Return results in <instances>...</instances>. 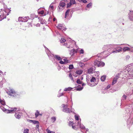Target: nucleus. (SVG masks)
Returning a JSON list of instances; mask_svg holds the SVG:
<instances>
[{
  "mask_svg": "<svg viewBox=\"0 0 133 133\" xmlns=\"http://www.w3.org/2000/svg\"><path fill=\"white\" fill-rule=\"evenodd\" d=\"M32 123L34 124H38V122L36 121L33 120Z\"/></svg>",
  "mask_w": 133,
  "mask_h": 133,
  "instance_id": "nucleus-53",
  "label": "nucleus"
},
{
  "mask_svg": "<svg viewBox=\"0 0 133 133\" xmlns=\"http://www.w3.org/2000/svg\"><path fill=\"white\" fill-rule=\"evenodd\" d=\"M66 41V40L64 38H62L60 40V42L61 43L64 42Z\"/></svg>",
  "mask_w": 133,
  "mask_h": 133,
  "instance_id": "nucleus-42",
  "label": "nucleus"
},
{
  "mask_svg": "<svg viewBox=\"0 0 133 133\" xmlns=\"http://www.w3.org/2000/svg\"><path fill=\"white\" fill-rule=\"evenodd\" d=\"M121 74L120 73H119L117 74L115 76V77L114 78L116 79V80H117V79L119 77V76Z\"/></svg>",
  "mask_w": 133,
  "mask_h": 133,
  "instance_id": "nucleus-28",
  "label": "nucleus"
},
{
  "mask_svg": "<svg viewBox=\"0 0 133 133\" xmlns=\"http://www.w3.org/2000/svg\"><path fill=\"white\" fill-rule=\"evenodd\" d=\"M74 68L73 65L72 64L70 65L69 66V69H72Z\"/></svg>",
  "mask_w": 133,
  "mask_h": 133,
  "instance_id": "nucleus-52",
  "label": "nucleus"
},
{
  "mask_svg": "<svg viewBox=\"0 0 133 133\" xmlns=\"http://www.w3.org/2000/svg\"><path fill=\"white\" fill-rule=\"evenodd\" d=\"M22 115V112L19 110L15 112V117L18 119H20Z\"/></svg>",
  "mask_w": 133,
  "mask_h": 133,
  "instance_id": "nucleus-11",
  "label": "nucleus"
},
{
  "mask_svg": "<svg viewBox=\"0 0 133 133\" xmlns=\"http://www.w3.org/2000/svg\"><path fill=\"white\" fill-rule=\"evenodd\" d=\"M75 118L76 120L77 121H78V122L79 121V122L80 119V118L79 119V116H78V115H76L75 116Z\"/></svg>",
  "mask_w": 133,
  "mask_h": 133,
  "instance_id": "nucleus-29",
  "label": "nucleus"
},
{
  "mask_svg": "<svg viewBox=\"0 0 133 133\" xmlns=\"http://www.w3.org/2000/svg\"><path fill=\"white\" fill-rule=\"evenodd\" d=\"M70 2L72 5L75 4V0H70Z\"/></svg>",
  "mask_w": 133,
  "mask_h": 133,
  "instance_id": "nucleus-41",
  "label": "nucleus"
},
{
  "mask_svg": "<svg viewBox=\"0 0 133 133\" xmlns=\"http://www.w3.org/2000/svg\"><path fill=\"white\" fill-rule=\"evenodd\" d=\"M81 119H80L79 122V121L78 122L77 125L78 126H79L80 128L81 129L83 130H84V129H85V127L82 124H81Z\"/></svg>",
  "mask_w": 133,
  "mask_h": 133,
  "instance_id": "nucleus-15",
  "label": "nucleus"
},
{
  "mask_svg": "<svg viewBox=\"0 0 133 133\" xmlns=\"http://www.w3.org/2000/svg\"><path fill=\"white\" fill-rule=\"evenodd\" d=\"M85 130L86 131H89V129L88 128H87V129H86L85 128Z\"/></svg>",
  "mask_w": 133,
  "mask_h": 133,
  "instance_id": "nucleus-62",
  "label": "nucleus"
},
{
  "mask_svg": "<svg viewBox=\"0 0 133 133\" xmlns=\"http://www.w3.org/2000/svg\"><path fill=\"white\" fill-rule=\"evenodd\" d=\"M95 77L94 76L93 77L92 76H91V78L90 81V82L91 83H95L96 81Z\"/></svg>",
  "mask_w": 133,
  "mask_h": 133,
  "instance_id": "nucleus-22",
  "label": "nucleus"
},
{
  "mask_svg": "<svg viewBox=\"0 0 133 133\" xmlns=\"http://www.w3.org/2000/svg\"><path fill=\"white\" fill-rule=\"evenodd\" d=\"M83 71L81 70H77L76 71L75 73L77 75H80L82 74Z\"/></svg>",
  "mask_w": 133,
  "mask_h": 133,
  "instance_id": "nucleus-18",
  "label": "nucleus"
},
{
  "mask_svg": "<svg viewBox=\"0 0 133 133\" xmlns=\"http://www.w3.org/2000/svg\"><path fill=\"white\" fill-rule=\"evenodd\" d=\"M106 76L105 75H103L102 76L101 78V80L102 82H104L105 81L106 79Z\"/></svg>",
  "mask_w": 133,
  "mask_h": 133,
  "instance_id": "nucleus-27",
  "label": "nucleus"
},
{
  "mask_svg": "<svg viewBox=\"0 0 133 133\" xmlns=\"http://www.w3.org/2000/svg\"><path fill=\"white\" fill-rule=\"evenodd\" d=\"M65 45L66 46V47L68 48H73L74 46H72L73 45V44H71L70 45L69 44L68 45V44L67 43L65 44Z\"/></svg>",
  "mask_w": 133,
  "mask_h": 133,
  "instance_id": "nucleus-24",
  "label": "nucleus"
},
{
  "mask_svg": "<svg viewBox=\"0 0 133 133\" xmlns=\"http://www.w3.org/2000/svg\"><path fill=\"white\" fill-rule=\"evenodd\" d=\"M96 75H95L96 77H98V73H99V72H98V71L96 72Z\"/></svg>",
  "mask_w": 133,
  "mask_h": 133,
  "instance_id": "nucleus-58",
  "label": "nucleus"
},
{
  "mask_svg": "<svg viewBox=\"0 0 133 133\" xmlns=\"http://www.w3.org/2000/svg\"><path fill=\"white\" fill-rule=\"evenodd\" d=\"M91 78V76H89L88 75H87V83H88V85L91 87H93L95 86L97 84V83L96 84V83H95L92 84L89 83Z\"/></svg>",
  "mask_w": 133,
  "mask_h": 133,
  "instance_id": "nucleus-8",
  "label": "nucleus"
},
{
  "mask_svg": "<svg viewBox=\"0 0 133 133\" xmlns=\"http://www.w3.org/2000/svg\"><path fill=\"white\" fill-rule=\"evenodd\" d=\"M61 61L59 62V63L61 64H65L64 62L63 61L61 60H60Z\"/></svg>",
  "mask_w": 133,
  "mask_h": 133,
  "instance_id": "nucleus-55",
  "label": "nucleus"
},
{
  "mask_svg": "<svg viewBox=\"0 0 133 133\" xmlns=\"http://www.w3.org/2000/svg\"><path fill=\"white\" fill-rule=\"evenodd\" d=\"M62 111L64 112L68 113H70L72 112L71 110H70V109L69 108L63 109L62 110Z\"/></svg>",
  "mask_w": 133,
  "mask_h": 133,
  "instance_id": "nucleus-19",
  "label": "nucleus"
},
{
  "mask_svg": "<svg viewBox=\"0 0 133 133\" xmlns=\"http://www.w3.org/2000/svg\"><path fill=\"white\" fill-rule=\"evenodd\" d=\"M55 58V59L58 61L61 60L62 58L60 56L58 55H52Z\"/></svg>",
  "mask_w": 133,
  "mask_h": 133,
  "instance_id": "nucleus-17",
  "label": "nucleus"
},
{
  "mask_svg": "<svg viewBox=\"0 0 133 133\" xmlns=\"http://www.w3.org/2000/svg\"><path fill=\"white\" fill-rule=\"evenodd\" d=\"M127 98V96L124 94L122 96L121 99V101H123L125 100Z\"/></svg>",
  "mask_w": 133,
  "mask_h": 133,
  "instance_id": "nucleus-26",
  "label": "nucleus"
},
{
  "mask_svg": "<svg viewBox=\"0 0 133 133\" xmlns=\"http://www.w3.org/2000/svg\"><path fill=\"white\" fill-rule=\"evenodd\" d=\"M29 130L28 129H24L23 131L24 133H29Z\"/></svg>",
  "mask_w": 133,
  "mask_h": 133,
  "instance_id": "nucleus-45",
  "label": "nucleus"
},
{
  "mask_svg": "<svg viewBox=\"0 0 133 133\" xmlns=\"http://www.w3.org/2000/svg\"><path fill=\"white\" fill-rule=\"evenodd\" d=\"M46 50H47L48 52H46V53L48 55V56L49 58L51 59L52 58V57L53 56L54 57V56L52 55H54L53 54H50L49 53V51L48 49V48H46Z\"/></svg>",
  "mask_w": 133,
  "mask_h": 133,
  "instance_id": "nucleus-21",
  "label": "nucleus"
},
{
  "mask_svg": "<svg viewBox=\"0 0 133 133\" xmlns=\"http://www.w3.org/2000/svg\"><path fill=\"white\" fill-rule=\"evenodd\" d=\"M39 122H38V124H37L36 125V127L37 128H38L39 127Z\"/></svg>",
  "mask_w": 133,
  "mask_h": 133,
  "instance_id": "nucleus-60",
  "label": "nucleus"
},
{
  "mask_svg": "<svg viewBox=\"0 0 133 133\" xmlns=\"http://www.w3.org/2000/svg\"><path fill=\"white\" fill-rule=\"evenodd\" d=\"M63 95V93H61L58 94V95L57 96L58 97H60L61 96H62Z\"/></svg>",
  "mask_w": 133,
  "mask_h": 133,
  "instance_id": "nucleus-54",
  "label": "nucleus"
},
{
  "mask_svg": "<svg viewBox=\"0 0 133 133\" xmlns=\"http://www.w3.org/2000/svg\"><path fill=\"white\" fill-rule=\"evenodd\" d=\"M123 52H125L127 51H129L130 50V47H124L123 49Z\"/></svg>",
  "mask_w": 133,
  "mask_h": 133,
  "instance_id": "nucleus-23",
  "label": "nucleus"
},
{
  "mask_svg": "<svg viewBox=\"0 0 133 133\" xmlns=\"http://www.w3.org/2000/svg\"><path fill=\"white\" fill-rule=\"evenodd\" d=\"M85 84L84 83H83L82 84V86H85Z\"/></svg>",
  "mask_w": 133,
  "mask_h": 133,
  "instance_id": "nucleus-63",
  "label": "nucleus"
},
{
  "mask_svg": "<svg viewBox=\"0 0 133 133\" xmlns=\"http://www.w3.org/2000/svg\"><path fill=\"white\" fill-rule=\"evenodd\" d=\"M56 20V19L55 18H54L53 19V21H55Z\"/></svg>",
  "mask_w": 133,
  "mask_h": 133,
  "instance_id": "nucleus-64",
  "label": "nucleus"
},
{
  "mask_svg": "<svg viewBox=\"0 0 133 133\" xmlns=\"http://www.w3.org/2000/svg\"><path fill=\"white\" fill-rule=\"evenodd\" d=\"M7 93L9 95L14 97H16L18 95V93L15 91L13 89H11L8 90L7 91Z\"/></svg>",
  "mask_w": 133,
  "mask_h": 133,
  "instance_id": "nucleus-6",
  "label": "nucleus"
},
{
  "mask_svg": "<svg viewBox=\"0 0 133 133\" xmlns=\"http://www.w3.org/2000/svg\"><path fill=\"white\" fill-rule=\"evenodd\" d=\"M49 9L50 10H53L54 9V6L52 5V4H51L49 6Z\"/></svg>",
  "mask_w": 133,
  "mask_h": 133,
  "instance_id": "nucleus-40",
  "label": "nucleus"
},
{
  "mask_svg": "<svg viewBox=\"0 0 133 133\" xmlns=\"http://www.w3.org/2000/svg\"><path fill=\"white\" fill-rule=\"evenodd\" d=\"M38 13L39 14L41 15H45L46 14H45L43 10L40 11V9H39L38 10Z\"/></svg>",
  "mask_w": 133,
  "mask_h": 133,
  "instance_id": "nucleus-20",
  "label": "nucleus"
},
{
  "mask_svg": "<svg viewBox=\"0 0 133 133\" xmlns=\"http://www.w3.org/2000/svg\"><path fill=\"white\" fill-rule=\"evenodd\" d=\"M29 122H30L31 123H32L33 122V120H29Z\"/></svg>",
  "mask_w": 133,
  "mask_h": 133,
  "instance_id": "nucleus-61",
  "label": "nucleus"
},
{
  "mask_svg": "<svg viewBox=\"0 0 133 133\" xmlns=\"http://www.w3.org/2000/svg\"><path fill=\"white\" fill-rule=\"evenodd\" d=\"M46 131L47 133H55V132L54 131H50L49 130L47 129H46Z\"/></svg>",
  "mask_w": 133,
  "mask_h": 133,
  "instance_id": "nucleus-39",
  "label": "nucleus"
},
{
  "mask_svg": "<svg viewBox=\"0 0 133 133\" xmlns=\"http://www.w3.org/2000/svg\"><path fill=\"white\" fill-rule=\"evenodd\" d=\"M83 88V87H81V88H76V90H77V91H81V90Z\"/></svg>",
  "mask_w": 133,
  "mask_h": 133,
  "instance_id": "nucleus-50",
  "label": "nucleus"
},
{
  "mask_svg": "<svg viewBox=\"0 0 133 133\" xmlns=\"http://www.w3.org/2000/svg\"><path fill=\"white\" fill-rule=\"evenodd\" d=\"M40 25V24L39 23H37L36 25V26H39Z\"/></svg>",
  "mask_w": 133,
  "mask_h": 133,
  "instance_id": "nucleus-59",
  "label": "nucleus"
},
{
  "mask_svg": "<svg viewBox=\"0 0 133 133\" xmlns=\"http://www.w3.org/2000/svg\"><path fill=\"white\" fill-rule=\"evenodd\" d=\"M77 83L78 84H82V82L81 81L80 79H78L77 81Z\"/></svg>",
  "mask_w": 133,
  "mask_h": 133,
  "instance_id": "nucleus-43",
  "label": "nucleus"
},
{
  "mask_svg": "<svg viewBox=\"0 0 133 133\" xmlns=\"http://www.w3.org/2000/svg\"><path fill=\"white\" fill-rule=\"evenodd\" d=\"M39 115L40 113L39 111L38 110H37L35 114L36 117H37Z\"/></svg>",
  "mask_w": 133,
  "mask_h": 133,
  "instance_id": "nucleus-30",
  "label": "nucleus"
},
{
  "mask_svg": "<svg viewBox=\"0 0 133 133\" xmlns=\"http://www.w3.org/2000/svg\"><path fill=\"white\" fill-rule=\"evenodd\" d=\"M92 3H90L88 4L87 6V7L89 8H90L92 7Z\"/></svg>",
  "mask_w": 133,
  "mask_h": 133,
  "instance_id": "nucleus-33",
  "label": "nucleus"
},
{
  "mask_svg": "<svg viewBox=\"0 0 133 133\" xmlns=\"http://www.w3.org/2000/svg\"><path fill=\"white\" fill-rule=\"evenodd\" d=\"M94 65L96 66H103L105 65L104 63L97 60H96L94 62Z\"/></svg>",
  "mask_w": 133,
  "mask_h": 133,
  "instance_id": "nucleus-7",
  "label": "nucleus"
},
{
  "mask_svg": "<svg viewBox=\"0 0 133 133\" xmlns=\"http://www.w3.org/2000/svg\"><path fill=\"white\" fill-rule=\"evenodd\" d=\"M89 59L87 58H84L81 61H82L83 62H86Z\"/></svg>",
  "mask_w": 133,
  "mask_h": 133,
  "instance_id": "nucleus-46",
  "label": "nucleus"
},
{
  "mask_svg": "<svg viewBox=\"0 0 133 133\" xmlns=\"http://www.w3.org/2000/svg\"><path fill=\"white\" fill-rule=\"evenodd\" d=\"M129 17L130 20L133 21V11H130V12L129 13Z\"/></svg>",
  "mask_w": 133,
  "mask_h": 133,
  "instance_id": "nucleus-16",
  "label": "nucleus"
},
{
  "mask_svg": "<svg viewBox=\"0 0 133 133\" xmlns=\"http://www.w3.org/2000/svg\"><path fill=\"white\" fill-rule=\"evenodd\" d=\"M68 104L65 105L63 104L62 105V106L63 107V109L68 108Z\"/></svg>",
  "mask_w": 133,
  "mask_h": 133,
  "instance_id": "nucleus-31",
  "label": "nucleus"
},
{
  "mask_svg": "<svg viewBox=\"0 0 133 133\" xmlns=\"http://www.w3.org/2000/svg\"><path fill=\"white\" fill-rule=\"evenodd\" d=\"M71 127L73 129H76V127L74 125Z\"/></svg>",
  "mask_w": 133,
  "mask_h": 133,
  "instance_id": "nucleus-56",
  "label": "nucleus"
},
{
  "mask_svg": "<svg viewBox=\"0 0 133 133\" xmlns=\"http://www.w3.org/2000/svg\"><path fill=\"white\" fill-rule=\"evenodd\" d=\"M3 7H4V9H3V10H5V9H9L8 8H7V6L5 5L4 3H3Z\"/></svg>",
  "mask_w": 133,
  "mask_h": 133,
  "instance_id": "nucleus-47",
  "label": "nucleus"
},
{
  "mask_svg": "<svg viewBox=\"0 0 133 133\" xmlns=\"http://www.w3.org/2000/svg\"><path fill=\"white\" fill-rule=\"evenodd\" d=\"M66 3L64 2V1H61L59 4L58 7V11L60 12L62 11L64 8Z\"/></svg>",
  "mask_w": 133,
  "mask_h": 133,
  "instance_id": "nucleus-5",
  "label": "nucleus"
},
{
  "mask_svg": "<svg viewBox=\"0 0 133 133\" xmlns=\"http://www.w3.org/2000/svg\"><path fill=\"white\" fill-rule=\"evenodd\" d=\"M78 51L80 54H83L84 52V50L83 49H80L79 50H77V51Z\"/></svg>",
  "mask_w": 133,
  "mask_h": 133,
  "instance_id": "nucleus-32",
  "label": "nucleus"
},
{
  "mask_svg": "<svg viewBox=\"0 0 133 133\" xmlns=\"http://www.w3.org/2000/svg\"><path fill=\"white\" fill-rule=\"evenodd\" d=\"M57 27L58 29L62 30L65 31L66 29V28L64 27L63 24H58L57 25Z\"/></svg>",
  "mask_w": 133,
  "mask_h": 133,
  "instance_id": "nucleus-12",
  "label": "nucleus"
},
{
  "mask_svg": "<svg viewBox=\"0 0 133 133\" xmlns=\"http://www.w3.org/2000/svg\"><path fill=\"white\" fill-rule=\"evenodd\" d=\"M117 80H116V79H115L114 78L113 79L112 81V82L111 83V85H114L116 83L117 81Z\"/></svg>",
  "mask_w": 133,
  "mask_h": 133,
  "instance_id": "nucleus-35",
  "label": "nucleus"
},
{
  "mask_svg": "<svg viewBox=\"0 0 133 133\" xmlns=\"http://www.w3.org/2000/svg\"><path fill=\"white\" fill-rule=\"evenodd\" d=\"M56 120V118L55 117H53L51 118V121L54 123L55 122V121Z\"/></svg>",
  "mask_w": 133,
  "mask_h": 133,
  "instance_id": "nucleus-37",
  "label": "nucleus"
},
{
  "mask_svg": "<svg viewBox=\"0 0 133 133\" xmlns=\"http://www.w3.org/2000/svg\"><path fill=\"white\" fill-rule=\"evenodd\" d=\"M11 11L9 9H6L5 10H4L2 9H1L0 12L1 15H0V21H1L4 18H5L6 16L9 15V13Z\"/></svg>",
  "mask_w": 133,
  "mask_h": 133,
  "instance_id": "nucleus-3",
  "label": "nucleus"
},
{
  "mask_svg": "<svg viewBox=\"0 0 133 133\" xmlns=\"http://www.w3.org/2000/svg\"><path fill=\"white\" fill-rule=\"evenodd\" d=\"M79 65L81 67H82L84 65V64L83 63H82L81 62H80L79 63Z\"/></svg>",
  "mask_w": 133,
  "mask_h": 133,
  "instance_id": "nucleus-44",
  "label": "nucleus"
},
{
  "mask_svg": "<svg viewBox=\"0 0 133 133\" xmlns=\"http://www.w3.org/2000/svg\"><path fill=\"white\" fill-rule=\"evenodd\" d=\"M78 48L76 49H75L74 48L72 50L70 51V54L71 56L73 55L75 53H76L77 52Z\"/></svg>",
  "mask_w": 133,
  "mask_h": 133,
  "instance_id": "nucleus-14",
  "label": "nucleus"
},
{
  "mask_svg": "<svg viewBox=\"0 0 133 133\" xmlns=\"http://www.w3.org/2000/svg\"><path fill=\"white\" fill-rule=\"evenodd\" d=\"M7 106L6 108H5L4 106L1 107V109L4 112H5L7 113H13L14 111H16L17 110V108H11L10 110H8L6 109Z\"/></svg>",
  "mask_w": 133,
  "mask_h": 133,
  "instance_id": "nucleus-4",
  "label": "nucleus"
},
{
  "mask_svg": "<svg viewBox=\"0 0 133 133\" xmlns=\"http://www.w3.org/2000/svg\"><path fill=\"white\" fill-rule=\"evenodd\" d=\"M71 5H72V4L70 2L69 3H67V8L70 7Z\"/></svg>",
  "mask_w": 133,
  "mask_h": 133,
  "instance_id": "nucleus-48",
  "label": "nucleus"
},
{
  "mask_svg": "<svg viewBox=\"0 0 133 133\" xmlns=\"http://www.w3.org/2000/svg\"><path fill=\"white\" fill-rule=\"evenodd\" d=\"M63 1H64V2L65 3H67L69 2L70 0H63Z\"/></svg>",
  "mask_w": 133,
  "mask_h": 133,
  "instance_id": "nucleus-57",
  "label": "nucleus"
},
{
  "mask_svg": "<svg viewBox=\"0 0 133 133\" xmlns=\"http://www.w3.org/2000/svg\"><path fill=\"white\" fill-rule=\"evenodd\" d=\"M72 89V88L69 87L67 88H65L64 89V91H70Z\"/></svg>",
  "mask_w": 133,
  "mask_h": 133,
  "instance_id": "nucleus-36",
  "label": "nucleus"
},
{
  "mask_svg": "<svg viewBox=\"0 0 133 133\" xmlns=\"http://www.w3.org/2000/svg\"><path fill=\"white\" fill-rule=\"evenodd\" d=\"M128 45L130 47V51L131 52H133V47L131 46H130V45L128 44Z\"/></svg>",
  "mask_w": 133,
  "mask_h": 133,
  "instance_id": "nucleus-49",
  "label": "nucleus"
},
{
  "mask_svg": "<svg viewBox=\"0 0 133 133\" xmlns=\"http://www.w3.org/2000/svg\"><path fill=\"white\" fill-rule=\"evenodd\" d=\"M70 10V9H68L66 11L65 14V18H66L69 16Z\"/></svg>",
  "mask_w": 133,
  "mask_h": 133,
  "instance_id": "nucleus-25",
  "label": "nucleus"
},
{
  "mask_svg": "<svg viewBox=\"0 0 133 133\" xmlns=\"http://www.w3.org/2000/svg\"><path fill=\"white\" fill-rule=\"evenodd\" d=\"M124 74L128 79H133V63L127 65L124 70Z\"/></svg>",
  "mask_w": 133,
  "mask_h": 133,
  "instance_id": "nucleus-2",
  "label": "nucleus"
},
{
  "mask_svg": "<svg viewBox=\"0 0 133 133\" xmlns=\"http://www.w3.org/2000/svg\"><path fill=\"white\" fill-rule=\"evenodd\" d=\"M96 68L95 66H93L92 67L88 69V72L89 74H91L94 72V71L95 70Z\"/></svg>",
  "mask_w": 133,
  "mask_h": 133,
  "instance_id": "nucleus-13",
  "label": "nucleus"
},
{
  "mask_svg": "<svg viewBox=\"0 0 133 133\" xmlns=\"http://www.w3.org/2000/svg\"><path fill=\"white\" fill-rule=\"evenodd\" d=\"M63 60L65 64H66L69 62V61L66 58H64Z\"/></svg>",
  "mask_w": 133,
  "mask_h": 133,
  "instance_id": "nucleus-38",
  "label": "nucleus"
},
{
  "mask_svg": "<svg viewBox=\"0 0 133 133\" xmlns=\"http://www.w3.org/2000/svg\"><path fill=\"white\" fill-rule=\"evenodd\" d=\"M74 124L73 122L69 121V126L71 127Z\"/></svg>",
  "mask_w": 133,
  "mask_h": 133,
  "instance_id": "nucleus-34",
  "label": "nucleus"
},
{
  "mask_svg": "<svg viewBox=\"0 0 133 133\" xmlns=\"http://www.w3.org/2000/svg\"><path fill=\"white\" fill-rule=\"evenodd\" d=\"M132 114L131 115L130 118L128 119L127 121V123L130 126L131 125L133 122V110L132 111Z\"/></svg>",
  "mask_w": 133,
  "mask_h": 133,
  "instance_id": "nucleus-9",
  "label": "nucleus"
},
{
  "mask_svg": "<svg viewBox=\"0 0 133 133\" xmlns=\"http://www.w3.org/2000/svg\"><path fill=\"white\" fill-rule=\"evenodd\" d=\"M69 77L70 78V79H71V80L73 81H74L72 77V75L71 74H70L69 75Z\"/></svg>",
  "mask_w": 133,
  "mask_h": 133,
  "instance_id": "nucleus-51",
  "label": "nucleus"
},
{
  "mask_svg": "<svg viewBox=\"0 0 133 133\" xmlns=\"http://www.w3.org/2000/svg\"><path fill=\"white\" fill-rule=\"evenodd\" d=\"M104 51L98 54L97 56L102 58H104L111 53H116L119 52L122 50V48L116 44H109L105 45L103 47Z\"/></svg>",
  "mask_w": 133,
  "mask_h": 133,
  "instance_id": "nucleus-1",
  "label": "nucleus"
},
{
  "mask_svg": "<svg viewBox=\"0 0 133 133\" xmlns=\"http://www.w3.org/2000/svg\"><path fill=\"white\" fill-rule=\"evenodd\" d=\"M30 19L28 16L25 17H19L18 18V20L19 21L23 22H26L28 20Z\"/></svg>",
  "mask_w": 133,
  "mask_h": 133,
  "instance_id": "nucleus-10",
  "label": "nucleus"
}]
</instances>
